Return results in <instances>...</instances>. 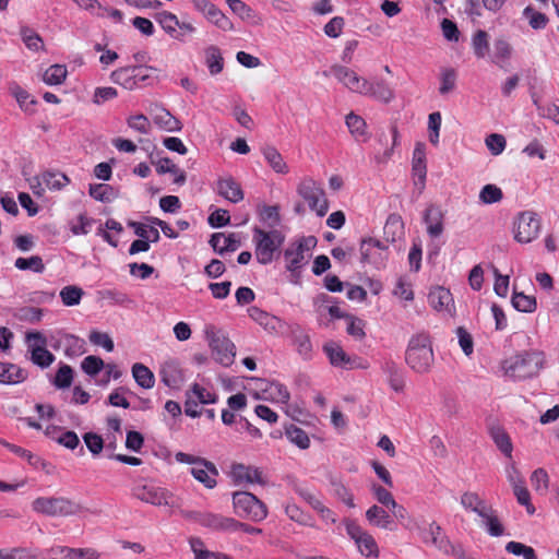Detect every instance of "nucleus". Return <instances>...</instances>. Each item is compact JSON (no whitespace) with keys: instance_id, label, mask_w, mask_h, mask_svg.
Returning <instances> with one entry per match:
<instances>
[{"instance_id":"nucleus-8","label":"nucleus","mask_w":559,"mask_h":559,"mask_svg":"<svg viewBox=\"0 0 559 559\" xmlns=\"http://www.w3.org/2000/svg\"><path fill=\"white\" fill-rule=\"evenodd\" d=\"M347 535L354 540L359 552L366 557L379 556V548L373 536L362 528L356 521L345 519L343 521Z\"/></svg>"},{"instance_id":"nucleus-36","label":"nucleus","mask_w":559,"mask_h":559,"mask_svg":"<svg viewBox=\"0 0 559 559\" xmlns=\"http://www.w3.org/2000/svg\"><path fill=\"white\" fill-rule=\"evenodd\" d=\"M490 437L492 438L497 448L508 457L512 456V442L506 430L499 426H492L489 429Z\"/></svg>"},{"instance_id":"nucleus-58","label":"nucleus","mask_w":559,"mask_h":559,"mask_svg":"<svg viewBox=\"0 0 559 559\" xmlns=\"http://www.w3.org/2000/svg\"><path fill=\"white\" fill-rule=\"evenodd\" d=\"M531 483L536 492L545 495L549 487V476L544 468H537L531 475Z\"/></svg>"},{"instance_id":"nucleus-10","label":"nucleus","mask_w":559,"mask_h":559,"mask_svg":"<svg viewBox=\"0 0 559 559\" xmlns=\"http://www.w3.org/2000/svg\"><path fill=\"white\" fill-rule=\"evenodd\" d=\"M332 75L349 92L364 96L368 86V79L360 76L354 70L344 66L331 67Z\"/></svg>"},{"instance_id":"nucleus-60","label":"nucleus","mask_w":559,"mask_h":559,"mask_svg":"<svg viewBox=\"0 0 559 559\" xmlns=\"http://www.w3.org/2000/svg\"><path fill=\"white\" fill-rule=\"evenodd\" d=\"M31 360L34 365L47 368L53 362L55 356L46 348V346L41 348L36 347L31 352Z\"/></svg>"},{"instance_id":"nucleus-14","label":"nucleus","mask_w":559,"mask_h":559,"mask_svg":"<svg viewBox=\"0 0 559 559\" xmlns=\"http://www.w3.org/2000/svg\"><path fill=\"white\" fill-rule=\"evenodd\" d=\"M257 389L261 393L259 397L262 400L283 404L289 400L287 388L280 382L257 379Z\"/></svg>"},{"instance_id":"nucleus-61","label":"nucleus","mask_w":559,"mask_h":559,"mask_svg":"<svg viewBox=\"0 0 559 559\" xmlns=\"http://www.w3.org/2000/svg\"><path fill=\"white\" fill-rule=\"evenodd\" d=\"M73 370L69 365H62L53 379V385L58 389H67L72 384Z\"/></svg>"},{"instance_id":"nucleus-20","label":"nucleus","mask_w":559,"mask_h":559,"mask_svg":"<svg viewBox=\"0 0 559 559\" xmlns=\"http://www.w3.org/2000/svg\"><path fill=\"white\" fill-rule=\"evenodd\" d=\"M211 347L215 355V359L225 367L234 362L236 355L235 344L226 337H216L211 342Z\"/></svg>"},{"instance_id":"nucleus-23","label":"nucleus","mask_w":559,"mask_h":559,"mask_svg":"<svg viewBox=\"0 0 559 559\" xmlns=\"http://www.w3.org/2000/svg\"><path fill=\"white\" fill-rule=\"evenodd\" d=\"M477 515L481 519V524L490 536L499 537L504 534V527L497 511L490 504H487Z\"/></svg>"},{"instance_id":"nucleus-53","label":"nucleus","mask_w":559,"mask_h":559,"mask_svg":"<svg viewBox=\"0 0 559 559\" xmlns=\"http://www.w3.org/2000/svg\"><path fill=\"white\" fill-rule=\"evenodd\" d=\"M461 504L464 509L478 514L486 506V501L478 493L466 491L461 496Z\"/></svg>"},{"instance_id":"nucleus-41","label":"nucleus","mask_w":559,"mask_h":559,"mask_svg":"<svg viewBox=\"0 0 559 559\" xmlns=\"http://www.w3.org/2000/svg\"><path fill=\"white\" fill-rule=\"evenodd\" d=\"M263 156L272 167V169L277 174H287L288 166L285 163L281 153L273 146H267L263 148Z\"/></svg>"},{"instance_id":"nucleus-46","label":"nucleus","mask_w":559,"mask_h":559,"mask_svg":"<svg viewBox=\"0 0 559 559\" xmlns=\"http://www.w3.org/2000/svg\"><path fill=\"white\" fill-rule=\"evenodd\" d=\"M192 476L202 483L206 488H214L216 485V480L214 478L215 475H217V472L214 473L211 468V466H205L198 464L191 468Z\"/></svg>"},{"instance_id":"nucleus-28","label":"nucleus","mask_w":559,"mask_h":559,"mask_svg":"<svg viewBox=\"0 0 559 559\" xmlns=\"http://www.w3.org/2000/svg\"><path fill=\"white\" fill-rule=\"evenodd\" d=\"M210 245L219 254L227 251H236L240 246V240L236 234L225 235L223 233L213 234Z\"/></svg>"},{"instance_id":"nucleus-16","label":"nucleus","mask_w":559,"mask_h":559,"mask_svg":"<svg viewBox=\"0 0 559 559\" xmlns=\"http://www.w3.org/2000/svg\"><path fill=\"white\" fill-rule=\"evenodd\" d=\"M412 173L415 178V186L420 190L425 188L427 165H426V147L425 144L418 142L415 145L412 159Z\"/></svg>"},{"instance_id":"nucleus-42","label":"nucleus","mask_w":559,"mask_h":559,"mask_svg":"<svg viewBox=\"0 0 559 559\" xmlns=\"http://www.w3.org/2000/svg\"><path fill=\"white\" fill-rule=\"evenodd\" d=\"M472 48L478 59H484L489 52V35L486 31L478 29L472 37Z\"/></svg>"},{"instance_id":"nucleus-19","label":"nucleus","mask_w":559,"mask_h":559,"mask_svg":"<svg viewBox=\"0 0 559 559\" xmlns=\"http://www.w3.org/2000/svg\"><path fill=\"white\" fill-rule=\"evenodd\" d=\"M153 122L164 131L178 132L182 129V123L174 117L167 109L162 106L154 105L150 109Z\"/></svg>"},{"instance_id":"nucleus-50","label":"nucleus","mask_w":559,"mask_h":559,"mask_svg":"<svg viewBox=\"0 0 559 559\" xmlns=\"http://www.w3.org/2000/svg\"><path fill=\"white\" fill-rule=\"evenodd\" d=\"M68 74L63 64L50 66L43 74V81L48 85H59L63 83Z\"/></svg>"},{"instance_id":"nucleus-40","label":"nucleus","mask_w":559,"mask_h":559,"mask_svg":"<svg viewBox=\"0 0 559 559\" xmlns=\"http://www.w3.org/2000/svg\"><path fill=\"white\" fill-rule=\"evenodd\" d=\"M132 376L135 382L143 389H152L155 384L153 372L143 364L136 362L132 366Z\"/></svg>"},{"instance_id":"nucleus-49","label":"nucleus","mask_w":559,"mask_h":559,"mask_svg":"<svg viewBox=\"0 0 559 559\" xmlns=\"http://www.w3.org/2000/svg\"><path fill=\"white\" fill-rule=\"evenodd\" d=\"M94 222L95 221L87 216L86 213H81L69 223V227L71 233L75 236L87 235L91 231Z\"/></svg>"},{"instance_id":"nucleus-3","label":"nucleus","mask_w":559,"mask_h":559,"mask_svg":"<svg viewBox=\"0 0 559 559\" xmlns=\"http://www.w3.org/2000/svg\"><path fill=\"white\" fill-rule=\"evenodd\" d=\"M32 510L46 516L60 518L76 515L85 508L67 497H38L32 502Z\"/></svg>"},{"instance_id":"nucleus-45","label":"nucleus","mask_w":559,"mask_h":559,"mask_svg":"<svg viewBox=\"0 0 559 559\" xmlns=\"http://www.w3.org/2000/svg\"><path fill=\"white\" fill-rule=\"evenodd\" d=\"M191 550L194 554V559H233L230 556L223 552H214L204 549L203 542L195 537L190 539Z\"/></svg>"},{"instance_id":"nucleus-22","label":"nucleus","mask_w":559,"mask_h":559,"mask_svg":"<svg viewBox=\"0 0 559 559\" xmlns=\"http://www.w3.org/2000/svg\"><path fill=\"white\" fill-rule=\"evenodd\" d=\"M364 96L371 97L386 104L394 99V91L385 80L374 78L372 80H368V86L366 87Z\"/></svg>"},{"instance_id":"nucleus-55","label":"nucleus","mask_w":559,"mask_h":559,"mask_svg":"<svg viewBox=\"0 0 559 559\" xmlns=\"http://www.w3.org/2000/svg\"><path fill=\"white\" fill-rule=\"evenodd\" d=\"M206 64L211 74L215 75L223 70V58L217 47L211 46L205 50Z\"/></svg>"},{"instance_id":"nucleus-9","label":"nucleus","mask_w":559,"mask_h":559,"mask_svg":"<svg viewBox=\"0 0 559 559\" xmlns=\"http://www.w3.org/2000/svg\"><path fill=\"white\" fill-rule=\"evenodd\" d=\"M132 496L136 499L157 507H174L175 499L165 488L153 484H136L132 488Z\"/></svg>"},{"instance_id":"nucleus-29","label":"nucleus","mask_w":559,"mask_h":559,"mask_svg":"<svg viewBox=\"0 0 559 559\" xmlns=\"http://www.w3.org/2000/svg\"><path fill=\"white\" fill-rule=\"evenodd\" d=\"M345 123L356 141L366 142L369 139L367 122L359 115L349 112L345 117Z\"/></svg>"},{"instance_id":"nucleus-15","label":"nucleus","mask_w":559,"mask_h":559,"mask_svg":"<svg viewBox=\"0 0 559 559\" xmlns=\"http://www.w3.org/2000/svg\"><path fill=\"white\" fill-rule=\"evenodd\" d=\"M162 382L170 389H179L185 382L183 370L175 359L165 360L159 370Z\"/></svg>"},{"instance_id":"nucleus-27","label":"nucleus","mask_w":559,"mask_h":559,"mask_svg":"<svg viewBox=\"0 0 559 559\" xmlns=\"http://www.w3.org/2000/svg\"><path fill=\"white\" fill-rule=\"evenodd\" d=\"M27 378V371L11 362L0 361V383L17 384Z\"/></svg>"},{"instance_id":"nucleus-51","label":"nucleus","mask_w":559,"mask_h":559,"mask_svg":"<svg viewBox=\"0 0 559 559\" xmlns=\"http://www.w3.org/2000/svg\"><path fill=\"white\" fill-rule=\"evenodd\" d=\"M285 436L292 443L300 449H308L310 445V439L307 432L295 425L286 427Z\"/></svg>"},{"instance_id":"nucleus-2","label":"nucleus","mask_w":559,"mask_h":559,"mask_svg":"<svg viewBox=\"0 0 559 559\" xmlns=\"http://www.w3.org/2000/svg\"><path fill=\"white\" fill-rule=\"evenodd\" d=\"M544 354L542 352H523L503 362V370L507 376L524 380L536 376L544 367Z\"/></svg>"},{"instance_id":"nucleus-33","label":"nucleus","mask_w":559,"mask_h":559,"mask_svg":"<svg viewBox=\"0 0 559 559\" xmlns=\"http://www.w3.org/2000/svg\"><path fill=\"white\" fill-rule=\"evenodd\" d=\"M202 14L223 31L234 29L233 22L214 3H211Z\"/></svg>"},{"instance_id":"nucleus-18","label":"nucleus","mask_w":559,"mask_h":559,"mask_svg":"<svg viewBox=\"0 0 559 559\" xmlns=\"http://www.w3.org/2000/svg\"><path fill=\"white\" fill-rule=\"evenodd\" d=\"M216 192L231 203H239L245 197L240 183L230 176L216 181Z\"/></svg>"},{"instance_id":"nucleus-39","label":"nucleus","mask_w":559,"mask_h":559,"mask_svg":"<svg viewBox=\"0 0 559 559\" xmlns=\"http://www.w3.org/2000/svg\"><path fill=\"white\" fill-rule=\"evenodd\" d=\"M0 559H40V554L35 548H4L0 549Z\"/></svg>"},{"instance_id":"nucleus-5","label":"nucleus","mask_w":559,"mask_h":559,"mask_svg":"<svg viewBox=\"0 0 559 559\" xmlns=\"http://www.w3.org/2000/svg\"><path fill=\"white\" fill-rule=\"evenodd\" d=\"M253 241L258 262L269 264L273 261L274 253L284 242V236L278 230L264 231L255 227L253 229Z\"/></svg>"},{"instance_id":"nucleus-59","label":"nucleus","mask_w":559,"mask_h":559,"mask_svg":"<svg viewBox=\"0 0 559 559\" xmlns=\"http://www.w3.org/2000/svg\"><path fill=\"white\" fill-rule=\"evenodd\" d=\"M227 5L234 14L242 21H250L254 17V11L242 0H226Z\"/></svg>"},{"instance_id":"nucleus-25","label":"nucleus","mask_w":559,"mask_h":559,"mask_svg":"<svg viewBox=\"0 0 559 559\" xmlns=\"http://www.w3.org/2000/svg\"><path fill=\"white\" fill-rule=\"evenodd\" d=\"M292 338L298 355L305 360L311 359L313 347L309 334L299 325H296L292 329Z\"/></svg>"},{"instance_id":"nucleus-17","label":"nucleus","mask_w":559,"mask_h":559,"mask_svg":"<svg viewBox=\"0 0 559 559\" xmlns=\"http://www.w3.org/2000/svg\"><path fill=\"white\" fill-rule=\"evenodd\" d=\"M195 520L202 526L215 531H236L238 525L237 520L215 513H199Z\"/></svg>"},{"instance_id":"nucleus-30","label":"nucleus","mask_w":559,"mask_h":559,"mask_svg":"<svg viewBox=\"0 0 559 559\" xmlns=\"http://www.w3.org/2000/svg\"><path fill=\"white\" fill-rule=\"evenodd\" d=\"M428 300L430 306L437 311H450L453 298L449 289L438 286L433 288L429 295Z\"/></svg>"},{"instance_id":"nucleus-32","label":"nucleus","mask_w":559,"mask_h":559,"mask_svg":"<svg viewBox=\"0 0 559 559\" xmlns=\"http://www.w3.org/2000/svg\"><path fill=\"white\" fill-rule=\"evenodd\" d=\"M513 47L504 37H499L493 43V53L491 60L493 63L503 67L506 62H508L512 56Z\"/></svg>"},{"instance_id":"nucleus-6","label":"nucleus","mask_w":559,"mask_h":559,"mask_svg":"<svg viewBox=\"0 0 559 559\" xmlns=\"http://www.w3.org/2000/svg\"><path fill=\"white\" fill-rule=\"evenodd\" d=\"M235 513L254 522H261L267 516L266 506L248 491H237L233 495Z\"/></svg>"},{"instance_id":"nucleus-4","label":"nucleus","mask_w":559,"mask_h":559,"mask_svg":"<svg viewBox=\"0 0 559 559\" xmlns=\"http://www.w3.org/2000/svg\"><path fill=\"white\" fill-rule=\"evenodd\" d=\"M317 246L313 236L302 237L290 243L284 252L285 266L294 276H299L300 270L311 258V251Z\"/></svg>"},{"instance_id":"nucleus-63","label":"nucleus","mask_w":559,"mask_h":559,"mask_svg":"<svg viewBox=\"0 0 559 559\" xmlns=\"http://www.w3.org/2000/svg\"><path fill=\"white\" fill-rule=\"evenodd\" d=\"M127 124L129 128H131L132 130H134L141 134H148V132L151 130L150 120L147 119L146 116H144L142 114L130 116L127 119Z\"/></svg>"},{"instance_id":"nucleus-62","label":"nucleus","mask_w":559,"mask_h":559,"mask_svg":"<svg viewBox=\"0 0 559 559\" xmlns=\"http://www.w3.org/2000/svg\"><path fill=\"white\" fill-rule=\"evenodd\" d=\"M523 15L528 20V24L534 29H543L548 23V17L540 12L527 7L523 11Z\"/></svg>"},{"instance_id":"nucleus-54","label":"nucleus","mask_w":559,"mask_h":559,"mask_svg":"<svg viewBox=\"0 0 559 559\" xmlns=\"http://www.w3.org/2000/svg\"><path fill=\"white\" fill-rule=\"evenodd\" d=\"M16 269L26 271L31 270L35 273H43L45 265L39 255H32L29 258H17L14 262Z\"/></svg>"},{"instance_id":"nucleus-1","label":"nucleus","mask_w":559,"mask_h":559,"mask_svg":"<svg viewBox=\"0 0 559 559\" xmlns=\"http://www.w3.org/2000/svg\"><path fill=\"white\" fill-rule=\"evenodd\" d=\"M433 350L431 340L426 333L413 335L408 342L405 361L408 367L418 373H426L433 364Z\"/></svg>"},{"instance_id":"nucleus-34","label":"nucleus","mask_w":559,"mask_h":559,"mask_svg":"<svg viewBox=\"0 0 559 559\" xmlns=\"http://www.w3.org/2000/svg\"><path fill=\"white\" fill-rule=\"evenodd\" d=\"M45 187L51 191H60L70 183V178L57 170H45L41 173Z\"/></svg>"},{"instance_id":"nucleus-21","label":"nucleus","mask_w":559,"mask_h":559,"mask_svg":"<svg viewBox=\"0 0 559 559\" xmlns=\"http://www.w3.org/2000/svg\"><path fill=\"white\" fill-rule=\"evenodd\" d=\"M248 314L255 323L271 334L277 333L284 324L280 318L270 314L255 306L248 309Z\"/></svg>"},{"instance_id":"nucleus-31","label":"nucleus","mask_w":559,"mask_h":559,"mask_svg":"<svg viewBox=\"0 0 559 559\" xmlns=\"http://www.w3.org/2000/svg\"><path fill=\"white\" fill-rule=\"evenodd\" d=\"M381 369L386 376L390 386L395 392H402L405 386L404 378L397 364L393 360H385Z\"/></svg>"},{"instance_id":"nucleus-48","label":"nucleus","mask_w":559,"mask_h":559,"mask_svg":"<svg viewBox=\"0 0 559 559\" xmlns=\"http://www.w3.org/2000/svg\"><path fill=\"white\" fill-rule=\"evenodd\" d=\"M110 80L126 90L132 91L135 88L131 67H122L112 71Z\"/></svg>"},{"instance_id":"nucleus-35","label":"nucleus","mask_w":559,"mask_h":559,"mask_svg":"<svg viewBox=\"0 0 559 559\" xmlns=\"http://www.w3.org/2000/svg\"><path fill=\"white\" fill-rule=\"evenodd\" d=\"M323 350L329 357L330 362L335 367H347L350 364V358L335 342L324 344Z\"/></svg>"},{"instance_id":"nucleus-52","label":"nucleus","mask_w":559,"mask_h":559,"mask_svg":"<svg viewBox=\"0 0 559 559\" xmlns=\"http://www.w3.org/2000/svg\"><path fill=\"white\" fill-rule=\"evenodd\" d=\"M63 552L62 558L53 557L52 559H98L100 554L95 548H72L59 549Z\"/></svg>"},{"instance_id":"nucleus-47","label":"nucleus","mask_w":559,"mask_h":559,"mask_svg":"<svg viewBox=\"0 0 559 559\" xmlns=\"http://www.w3.org/2000/svg\"><path fill=\"white\" fill-rule=\"evenodd\" d=\"M83 295L84 290L76 285L64 286L59 293L61 301L66 307L78 306Z\"/></svg>"},{"instance_id":"nucleus-44","label":"nucleus","mask_w":559,"mask_h":559,"mask_svg":"<svg viewBox=\"0 0 559 559\" xmlns=\"http://www.w3.org/2000/svg\"><path fill=\"white\" fill-rule=\"evenodd\" d=\"M156 171L158 174L169 173L174 175V182L177 185H183L186 182V174L177 165H175L169 158H160L156 165Z\"/></svg>"},{"instance_id":"nucleus-57","label":"nucleus","mask_w":559,"mask_h":559,"mask_svg":"<svg viewBox=\"0 0 559 559\" xmlns=\"http://www.w3.org/2000/svg\"><path fill=\"white\" fill-rule=\"evenodd\" d=\"M456 83V72L452 68H445L441 70L440 73V87L439 93L441 95H447L452 92L455 87Z\"/></svg>"},{"instance_id":"nucleus-12","label":"nucleus","mask_w":559,"mask_h":559,"mask_svg":"<svg viewBox=\"0 0 559 559\" xmlns=\"http://www.w3.org/2000/svg\"><path fill=\"white\" fill-rule=\"evenodd\" d=\"M385 246L373 238L362 239L360 242V261L364 264H371L381 267L385 260Z\"/></svg>"},{"instance_id":"nucleus-7","label":"nucleus","mask_w":559,"mask_h":559,"mask_svg":"<svg viewBox=\"0 0 559 559\" xmlns=\"http://www.w3.org/2000/svg\"><path fill=\"white\" fill-rule=\"evenodd\" d=\"M297 193L318 216L322 217L328 213L329 203L325 193L322 187L312 178H304L297 187Z\"/></svg>"},{"instance_id":"nucleus-38","label":"nucleus","mask_w":559,"mask_h":559,"mask_svg":"<svg viewBox=\"0 0 559 559\" xmlns=\"http://www.w3.org/2000/svg\"><path fill=\"white\" fill-rule=\"evenodd\" d=\"M155 19L167 34L176 39H181V34H179L177 31V26L179 25L177 15L167 11H163L157 13Z\"/></svg>"},{"instance_id":"nucleus-26","label":"nucleus","mask_w":559,"mask_h":559,"mask_svg":"<svg viewBox=\"0 0 559 559\" xmlns=\"http://www.w3.org/2000/svg\"><path fill=\"white\" fill-rule=\"evenodd\" d=\"M427 233L432 238H438L443 233V214L438 206L429 205L424 214Z\"/></svg>"},{"instance_id":"nucleus-37","label":"nucleus","mask_w":559,"mask_h":559,"mask_svg":"<svg viewBox=\"0 0 559 559\" xmlns=\"http://www.w3.org/2000/svg\"><path fill=\"white\" fill-rule=\"evenodd\" d=\"M423 537L425 543H430L440 550H445L449 544L442 528L436 522L429 524Z\"/></svg>"},{"instance_id":"nucleus-13","label":"nucleus","mask_w":559,"mask_h":559,"mask_svg":"<svg viewBox=\"0 0 559 559\" xmlns=\"http://www.w3.org/2000/svg\"><path fill=\"white\" fill-rule=\"evenodd\" d=\"M230 476L236 484H259L265 485L266 477L262 469L251 465L235 463L230 467Z\"/></svg>"},{"instance_id":"nucleus-43","label":"nucleus","mask_w":559,"mask_h":559,"mask_svg":"<svg viewBox=\"0 0 559 559\" xmlns=\"http://www.w3.org/2000/svg\"><path fill=\"white\" fill-rule=\"evenodd\" d=\"M88 192L93 199L105 203L111 202L118 195L116 189L107 183L90 185Z\"/></svg>"},{"instance_id":"nucleus-56","label":"nucleus","mask_w":559,"mask_h":559,"mask_svg":"<svg viewBox=\"0 0 559 559\" xmlns=\"http://www.w3.org/2000/svg\"><path fill=\"white\" fill-rule=\"evenodd\" d=\"M513 307L522 312H533L536 309V299L523 293H514L512 296Z\"/></svg>"},{"instance_id":"nucleus-11","label":"nucleus","mask_w":559,"mask_h":559,"mask_svg":"<svg viewBox=\"0 0 559 559\" xmlns=\"http://www.w3.org/2000/svg\"><path fill=\"white\" fill-rule=\"evenodd\" d=\"M540 223L533 212H523L515 223L514 239L521 243H528L538 236Z\"/></svg>"},{"instance_id":"nucleus-64","label":"nucleus","mask_w":559,"mask_h":559,"mask_svg":"<svg viewBox=\"0 0 559 559\" xmlns=\"http://www.w3.org/2000/svg\"><path fill=\"white\" fill-rule=\"evenodd\" d=\"M506 550L515 556H523L524 559H537L535 550L519 542H509Z\"/></svg>"},{"instance_id":"nucleus-24","label":"nucleus","mask_w":559,"mask_h":559,"mask_svg":"<svg viewBox=\"0 0 559 559\" xmlns=\"http://www.w3.org/2000/svg\"><path fill=\"white\" fill-rule=\"evenodd\" d=\"M366 520L370 525L379 527L381 530H394V520L392 515L382 507H379L377 504L371 506L366 511Z\"/></svg>"}]
</instances>
